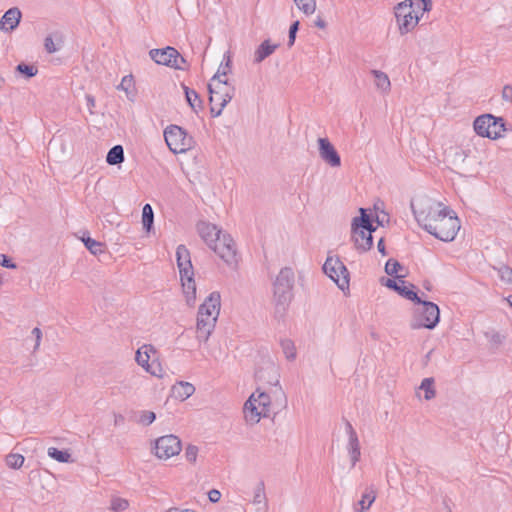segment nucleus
Instances as JSON below:
<instances>
[{"label": "nucleus", "mask_w": 512, "mask_h": 512, "mask_svg": "<svg viewBox=\"0 0 512 512\" xmlns=\"http://www.w3.org/2000/svg\"><path fill=\"white\" fill-rule=\"evenodd\" d=\"M255 379L259 384L258 387L263 389H272V393L276 398H280V406H286V395L280 386V373L278 367L273 362H266L255 372Z\"/></svg>", "instance_id": "6"}, {"label": "nucleus", "mask_w": 512, "mask_h": 512, "mask_svg": "<svg viewBox=\"0 0 512 512\" xmlns=\"http://www.w3.org/2000/svg\"><path fill=\"white\" fill-rule=\"evenodd\" d=\"M280 345L283 353L285 354V357L288 360H294L296 358V348L292 340L283 339L280 341Z\"/></svg>", "instance_id": "40"}, {"label": "nucleus", "mask_w": 512, "mask_h": 512, "mask_svg": "<svg viewBox=\"0 0 512 512\" xmlns=\"http://www.w3.org/2000/svg\"><path fill=\"white\" fill-rule=\"evenodd\" d=\"M221 306L219 292H212L200 305L197 316L196 332L199 341L206 342L213 332Z\"/></svg>", "instance_id": "1"}, {"label": "nucleus", "mask_w": 512, "mask_h": 512, "mask_svg": "<svg viewBox=\"0 0 512 512\" xmlns=\"http://www.w3.org/2000/svg\"><path fill=\"white\" fill-rule=\"evenodd\" d=\"M24 456L21 454H9L6 456V464L12 469H19L24 463Z\"/></svg>", "instance_id": "42"}, {"label": "nucleus", "mask_w": 512, "mask_h": 512, "mask_svg": "<svg viewBox=\"0 0 512 512\" xmlns=\"http://www.w3.org/2000/svg\"><path fill=\"white\" fill-rule=\"evenodd\" d=\"M176 260L180 276L194 275L190 252L185 245L177 247Z\"/></svg>", "instance_id": "23"}, {"label": "nucleus", "mask_w": 512, "mask_h": 512, "mask_svg": "<svg viewBox=\"0 0 512 512\" xmlns=\"http://www.w3.org/2000/svg\"><path fill=\"white\" fill-rule=\"evenodd\" d=\"M497 270L498 276L500 279L507 283L512 284V268L508 265H501L498 268H495Z\"/></svg>", "instance_id": "45"}, {"label": "nucleus", "mask_w": 512, "mask_h": 512, "mask_svg": "<svg viewBox=\"0 0 512 512\" xmlns=\"http://www.w3.org/2000/svg\"><path fill=\"white\" fill-rule=\"evenodd\" d=\"M421 390H424L425 392V399L431 400L435 397V389H434V379L433 378H424L421 382V385L419 387Z\"/></svg>", "instance_id": "41"}, {"label": "nucleus", "mask_w": 512, "mask_h": 512, "mask_svg": "<svg viewBox=\"0 0 512 512\" xmlns=\"http://www.w3.org/2000/svg\"><path fill=\"white\" fill-rule=\"evenodd\" d=\"M377 248H378V251L382 254V255H386V249H385V244H384V239L381 238L378 243H377Z\"/></svg>", "instance_id": "56"}, {"label": "nucleus", "mask_w": 512, "mask_h": 512, "mask_svg": "<svg viewBox=\"0 0 512 512\" xmlns=\"http://www.w3.org/2000/svg\"><path fill=\"white\" fill-rule=\"evenodd\" d=\"M507 300H508L509 304H510V305H511V307H512V295H511V296H509Z\"/></svg>", "instance_id": "60"}, {"label": "nucleus", "mask_w": 512, "mask_h": 512, "mask_svg": "<svg viewBox=\"0 0 512 512\" xmlns=\"http://www.w3.org/2000/svg\"><path fill=\"white\" fill-rule=\"evenodd\" d=\"M31 333L35 338L33 352H36L40 347V343H41V339H42V331L40 330V328L35 327Z\"/></svg>", "instance_id": "50"}, {"label": "nucleus", "mask_w": 512, "mask_h": 512, "mask_svg": "<svg viewBox=\"0 0 512 512\" xmlns=\"http://www.w3.org/2000/svg\"><path fill=\"white\" fill-rule=\"evenodd\" d=\"M180 512H196V511L191 510V509H185V510H182V511H180Z\"/></svg>", "instance_id": "61"}, {"label": "nucleus", "mask_w": 512, "mask_h": 512, "mask_svg": "<svg viewBox=\"0 0 512 512\" xmlns=\"http://www.w3.org/2000/svg\"><path fill=\"white\" fill-rule=\"evenodd\" d=\"M156 419V415L152 411H143L140 415L139 422L143 425H150Z\"/></svg>", "instance_id": "48"}, {"label": "nucleus", "mask_w": 512, "mask_h": 512, "mask_svg": "<svg viewBox=\"0 0 512 512\" xmlns=\"http://www.w3.org/2000/svg\"><path fill=\"white\" fill-rule=\"evenodd\" d=\"M129 507L128 500L120 497H114L110 501V509L114 512L124 511Z\"/></svg>", "instance_id": "43"}, {"label": "nucleus", "mask_w": 512, "mask_h": 512, "mask_svg": "<svg viewBox=\"0 0 512 512\" xmlns=\"http://www.w3.org/2000/svg\"><path fill=\"white\" fill-rule=\"evenodd\" d=\"M414 303L418 304L419 307L414 310V315L410 323V327L412 329H434L440 320V310L438 305L430 301H424L422 299L421 302Z\"/></svg>", "instance_id": "8"}, {"label": "nucleus", "mask_w": 512, "mask_h": 512, "mask_svg": "<svg viewBox=\"0 0 512 512\" xmlns=\"http://www.w3.org/2000/svg\"><path fill=\"white\" fill-rule=\"evenodd\" d=\"M383 284L386 287L395 290L396 292H398L399 295L408 300H411L413 302H421V298L413 290L415 286L413 284L406 285V282L402 280V278L398 279V281L387 278Z\"/></svg>", "instance_id": "18"}, {"label": "nucleus", "mask_w": 512, "mask_h": 512, "mask_svg": "<svg viewBox=\"0 0 512 512\" xmlns=\"http://www.w3.org/2000/svg\"><path fill=\"white\" fill-rule=\"evenodd\" d=\"M63 43L62 35L59 32L49 34L44 40V47L48 53H55L60 50Z\"/></svg>", "instance_id": "31"}, {"label": "nucleus", "mask_w": 512, "mask_h": 512, "mask_svg": "<svg viewBox=\"0 0 512 512\" xmlns=\"http://www.w3.org/2000/svg\"><path fill=\"white\" fill-rule=\"evenodd\" d=\"M259 408L256 393H252L244 404V415L247 422L255 424L260 421L261 417H268L267 413Z\"/></svg>", "instance_id": "21"}, {"label": "nucleus", "mask_w": 512, "mask_h": 512, "mask_svg": "<svg viewBox=\"0 0 512 512\" xmlns=\"http://www.w3.org/2000/svg\"><path fill=\"white\" fill-rule=\"evenodd\" d=\"M150 353L155 354V348L150 344H145L136 351L135 360L138 365L145 369L146 372L156 377H162L163 371L160 364L155 363L154 361L149 363Z\"/></svg>", "instance_id": "16"}, {"label": "nucleus", "mask_w": 512, "mask_h": 512, "mask_svg": "<svg viewBox=\"0 0 512 512\" xmlns=\"http://www.w3.org/2000/svg\"><path fill=\"white\" fill-rule=\"evenodd\" d=\"M197 230L200 237L209 247L213 242L219 240V236L221 235L222 231L215 224L205 221H201L197 224Z\"/></svg>", "instance_id": "24"}, {"label": "nucleus", "mask_w": 512, "mask_h": 512, "mask_svg": "<svg viewBox=\"0 0 512 512\" xmlns=\"http://www.w3.org/2000/svg\"><path fill=\"white\" fill-rule=\"evenodd\" d=\"M473 127L477 135L492 140L502 137L503 132L506 130L504 119L502 117H495L492 114L478 116L474 120Z\"/></svg>", "instance_id": "9"}, {"label": "nucleus", "mask_w": 512, "mask_h": 512, "mask_svg": "<svg viewBox=\"0 0 512 512\" xmlns=\"http://www.w3.org/2000/svg\"><path fill=\"white\" fill-rule=\"evenodd\" d=\"M164 138L167 146L174 154L184 153L191 149L194 144L193 137L177 125L168 126L164 131Z\"/></svg>", "instance_id": "10"}, {"label": "nucleus", "mask_w": 512, "mask_h": 512, "mask_svg": "<svg viewBox=\"0 0 512 512\" xmlns=\"http://www.w3.org/2000/svg\"><path fill=\"white\" fill-rule=\"evenodd\" d=\"M360 216L354 217L351 223L352 240L355 248L360 252H366L371 249L373 245L372 233L375 227L372 225V220L367 214L366 209H359Z\"/></svg>", "instance_id": "5"}, {"label": "nucleus", "mask_w": 512, "mask_h": 512, "mask_svg": "<svg viewBox=\"0 0 512 512\" xmlns=\"http://www.w3.org/2000/svg\"><path fill=\"white\" fill-rule=\"evenodd\" d=\"M117 89L123 90L126 93L127 98L130 101H134L136 97V89L134 84V79L132 75H126L122 78L120 84L117 86Z\"/></svg>", "instance_id": "32"}, {"label": "nucleus", "mask_w": 512, "mask_h": 512, "mask_svg": "<svg viewBox=\"0 0 512 512\" xmlns=\"http://www.w3.org/2000/svg\"><path fill=\"white\" fill-rule=\"evenodd\" d=\"M318 145L319 155L324 162L331 167H339L341 165L340 155L327 138H319Z\"/></svg>", "instance_id": "17"}, {"label": "nucleus", "mask_w": 512, "mask_h": 512, "mask_svg": "<svg viewBox=\"0 0 512 512\" xmlns=\"http://www.w3.org/2000/svg\"><path fill=\"white\" fill-rule=\"evenodd\" d=\"M345 428L349 437L347 449L351 459V467H354L361 456L360 443L357 433L349 421H346Z\"/></svg>", "instance_id": "20"}, {"label": "nucleus", "mask_w": 512, "mask_h": 512, "mask_svg": "<svg viewBox=\"0 0 512 512\" xmlns=\"http://www.w3.org/2000/svg\"><path fill=\"white\" fill-rule=\"evenodd\" d=\"M299 21H294L289 28V36H288V46L292 47L295 43L296 34L299 30Z\"/></svg>", "instance_id": "47"}, {"label": "nucleus", "mask_w": 512, "mask_h": 512, "mask_svg": "<svg viewBox=\"0 0 512 512\" xmlns=\"http://www.w3.org/2000/svg\"><path fill=\"white\" fill-rule=\"evenodd\" d=\"M198 448L194 445H189L185 450V457L187 461L195 463L197 459Z\"/></svg>", "instance_id": "49"}, {"label": "nucleus", "mask_w": 512, "mask_h": 512, "mask_svg": "<svg viewBox=\"0 0 512 512\" xmlns=\"http://www.w3.org/2000/svg\"><path fill=\"white\" fill-rule=\"evenodd\" d=\"M502 99L506 102L512 103V86L505 85L502 90Z\"/></svg>", "instance_id": "52"}, {"label": "nucleus", "mask_w": 512, "mask_h": 512, "mask_svg": "<svg viewBox=\"0 0 512 512\" xmlns=\"http://www.w3.org/2000/svg\"><path fill=\"white\" fill-rule=\"evenodd\" d=\"M182 88L185 93L186 101L189 104V106L191 107V109L195 113H198L199 111H201L203 109V101L199 97V94L195 90L190 89L185 84H182Z\"/></svg>", "instance_id": "29"}, {"label": "nucleus", "mask_w": 512, "mask_h": 512, "mask_svg": "<svg viewBox=\"0 0 512 512\" xmlns=\"http://www.w3.org/2000/svg\"><path fill=\"white\" fill-rule=\"evenodd\" d=\"M210 248L228 265L232 266L237 263L235 243L230 235L221 231L219 240L213 242Z\"/></svg>", "instance_id": "14"}, {"label": "nucleus", "mask_w": 512, "mask_h": 512, "mask_svg": "<svg viewBox=\"0 0 512 512\" xmlns=\"http://www.w3.org/2000/svg\"><path fill=\"white\" fill-rule=\"evenodd\" d=\"M81 240L84 243L85 247L93 255H99L104 252L105 245L99 241L92 239L89 235L85 236L84 234Z\"/></svg>", "instance_id": "35"}, {"label": "nucleus", "mask_w": 512, "mask_h": 512, "mask_svg": "<svg viewBox=\"0 0 512 512\" xmlns=\"http://www.w3.org/2000/svg\"><path fill=\"white\" fill-rule=\"evenodd\" d=\"M295 276L292 268L284 267L273 282V304L275 315L282 318L293 298Z\"/></svg>", "instance_id": "2"}, {"label": "nucleus", "mask_w": 512, "mask_h": 512, "mask_svg": "<svg viewBox=\"0 0 512 512\" xmlns=\"http://www.w3.org/2000/svg\"><path fill=\"white\" fill-rule=\"evenodd\" d=\"M22 13L19 8L12 7L8 9L0 20V30L13 31L20 23Z\"/></svg>", "instance_id": "25"}, {"label": "nucleus", "mask_w": 512, "mask_h": 512, "mask_svg": "<svg viewBox=\"0 0 512 512\" xmlns=\"http://www.w3.org/2000/svg\"><path fill=\"white\" fill-rule=\"evenodd\" d=\"M224 107L218 106L215 102H210V113L212 117H218L221 115Z\"/></svg>", "instance_id": "53"}, {"label": "nucleus", "mask_w": 512, "mask_h": 512, "mask_svg": "<svg viewBox=\"0 0 512 512\" xmlns=\"http://www.w3.org/2000/svg\"><path fill=\"white\" fill-rule=\"evenodd\" d=\"M371 74L374 76L376 88L383 93H388L391 89V82L388 75L376 69L371 70Z\"/></svg>", "instance_id": "30"}, {"label": "nucleus", "mask_w": 512, "mask_h": 512, "mask_svg": "<svg viewBox=\"0 0 512 512\" xmlns=\"http://www.w3.org/2000/svg\"><path fill=\"white\" fill-rule=\"evenodd\" d=\"M447 208L441 202L428 197H421L411 201L413 215L417 223L425 231L438 221Z\"/></svg>", "instance_id": "3"}, {"label": "nucleus", "mask_w": 512, "mask_h": 512, "mask_svg": "<svg viewBox=\"0 0 512 512\" xmlns=\"http://www.w3.org/2000/svg\"><path fill=\"white\" fill-rule=\"evenodd\" d=\"M86 102H87V107L91 111V109L95 106L94 97L92 95H86Z\"/></svg>", "instance_id": "57"}, {"label": "nucleus", "mask_w": 512, "mask_h": 512, "mask_svg": "<svg viewBox=\"0 0 512 512\" xmlns=\"http://www.w3.org/2000/svg\"><path fill=\"white\" fill-rule=\"evenodd\" d=\"M208 498L212 503H217L221 498V493L217 489H212L208 492Z\"/></svg>", "instance_id": "54"}, {"label": "nucleus", "mask_w": 512, "mask_h": 512, "mask_svg": "<svg viewBox=\"0 0 512 512\" xmlns=\"http://www.w3.org/2000/svg\"><path fill=\"white\" fill-rule=\"evenodd\" d=\"M459 229V218L453 210L447 208L438 221L427 229V232L441 241L450 242L455 239Z\"/></svg>", "instance_id": "7"}, {"label": "nucleus", "mask_w": 512, "mask_h": 512, "mask_svg": "<svg viewBox=\"0 0 512 512\" xmlns=\"http://www.w3.org/2000/svg\"><path fill=\"white\" fill-rule=\"evenodd\" d=\"M395 17L402 35L413 30L419 21L416 8L407 0L399 3L395 7Z\"/></svg>", "instance_id": "13"}, {"label": "nucleus", "mask_w": 512, "mask_h": 512, "mask_svg": "<svg viewBox=\"0 0 512 512\" xmlns=\"http://www.w3.org/2000/svg\"><path fill=\"white\" fill-rule=\"evenodd\" d=\"M278 44H271L270 40L263 41L254 52V63H261L272 55L278 48Z\"/></svg>", "instance_id": "27"}, {"label": "nucleus", "mask_w": 512, "mask_h": 512, "mask_svg": "<svg viewBox=\"0 0 512 512\" xmlns=\"http://www.w3.org/2000/svg\"><path fill=\"white\" fill-rule=\"evenodd\" d=\"M183 293L188 306H194L196 300V284L194 275L180 276Z\"/></svg>", "instance_id": "26"}, {"label": "nucleus", "mask_w": 512, "mask_h": 512, "mask_svg": "<svg viewBox=\"0 0 512 512\" xmlns=\"http://www.w3.org/2000/svg\"><path fill=\"white\" fill-rule=\"evenodd\" d=\"M124 161V149L121 145L113 146L107 153L106 162L109 165H118Z\"/></svg>", "instance_id": "33"}, {"label": "nucleus", "mask_w": 512, "mask_h": 512, "mask_svg": "<svg viewBox=\"0 0 512 512\" xmlns=\"http://www.w3.org/2000/svg\"><path fill=\"white\" fill-rule=\"evenodd\" d=\"M194 392L195 387L189 382L181 381L172 387V395L180 401L186 400Z\"/></svg>", "instance_id": "28"}, {"label": "nucleus", "mask_w": 512, "mask_h": 512, "mask_svg": "<svg viewBox=\"0 0 512 512\" xmlns=\"http://www.w3.org/2000/svg\"><path fill=\"white\" fill-rule=\"evenodd\" d=\"M402 269L403 266L395 259H389L385 264V272L397 279L404 278V275H398V272Z\"/></svg>", "instance_id": "39"}, {"label": "nucleus", "mask_w": 512, "mask_h": 512, "mask_svg": "<svg viewBox=\"0 0 512 512\" xmlns=\"http://www.w3.org/2000/svg\"><path fill=\"white\" fill-rule=\"evenodd\" d=\"M314 25L320 29H324L326 27V22L323 18L318 16L317 19L314 21Z\"/></svg>", "instance_id": "55"}, {"label": "nucleus", "mask_w": 512, "mask_h": 512, "mask_svg": "<svg viewBox=\"0 0 512 512\" xmlns=\"http://www.w3.org/2000/svg\"><path fill=\"white\" fill-rule=\"evenodd\" d=\"M154 213L150 204H145L142 209V224L143 228L150 232L153 227Z\"/></svg>", "instance_id": "36"}, {"label": "nucleus", "mask_w": 512, "mask_h": 512, "mask_svg": "<svg viewBox=\"0 0 512 512\" xmlns=\"http://www.w3.org/2000/svg\"><path fill=\"white\" fill-rule=\"evenodd\" d=\"M375 498H376V496L373 491L365 492L362 495L361 500L358 501V503L355 505V508H354L355 511L356 512H364L372 505V503L375 501Z\"/></svg>", "instance_id": "37"}, {"label": "nucleus", "mask_w": 512, "mask_h": 512, "mask_svg": "<svg viewBox=\"0 0 512 512\" xmlns=\"http://www.w3.org/2000/svg\"><path fill=\"white\" fill-rule=\"evenodd\" d=\"M124 421H125V418H124L123 415H121V414H115L114 415V424L116 426L124 423Z\"/></svg>", "instance_id": "58"}, {"label": "nucleus", "mask_w": 512, "mask_h": 512, "mask_svg": "<svg viewBox=\"0 0 512 512\" xmlns=\"http://www.w3.org/2000/svg\"><path fill=\"white\" fill-rule=\"evenodd\" d=\"M231 58L227 55L225 66H220L216 75L213 76L208 84L209 102H215L218 106L225 107L233 98L235 88L230 86L227 80L221 77L226 76L230 71Z\"/></svg>", "instance_id": "4"}, {"label": "nucleus", "mask_w": 512, "mask_h": 512, "mask_svg": "<svg viewBox=\"0 0 512 512\" xmlns=\"http://www.w3.org/2000/svg\"><path fill=\"white\" fill-rule=\"evenodd\" d=\"M376 221H377V223H378L379 225H382V221L379 219V217H378V216L376 217Z\"/></svg>", "instance_id": "62"}, {"label": "nucleus", "mask_w": 512, "mask_h": 512, "mask_svg": "<svg viewBox=\"0 0 512 512\" xmlns=\"http://www.w3.org/2000/svg\"><path fill=\"white\" fill-rule=\"evenodd\" d=\"M255 393H258V396L256 397L258 406L261 408V410L267 413V416H269L273 406H276L277 409L284 407L280 406V398H276L272 393V389L270 388L263 389L258 387Z\"/></svg>", "instance_id": "19"}, {"label": "nucleus", "mask_w": 512, "mask_h": 512, "mask_svg": "<svg viewBox=\"0 0 512 512\" xmlns=\"http://www.w3.org/2000/svg\"><path fill=\"white\" fill-rule=\"evenodd\" d=\"M149 55L157 64L178 70L187 69L185 58L174 47L167 46L163 49H152Z\"/></svg>", "instance_id": "12"}, {"label": "nucleus", "mask_w": 512, "mask_h": 512, "mask_svg": "<svg viewBox=\"0 0 512 512\" xmlns=\"http://www.w3.org/2000/svg\"><path fill=\"white\" fill-rule=\"evenodd\" d=\"M155 455L160 459H169L181 451V441L175 435H165L155 441Z\"/></svg>", "instance_id": "15"}, {"label": "nucleus", "mask_w": 512, "mask_h": 512, "mask_svg": "<svg viewBox=\"0 0 512 512\" xmlns=\"http://www.w3.org/2000/svg\"><path fill=\"white\" fill-rule=\"evenodd\" d=\"M4 78L2 76H0V89L3 87L4 85Z\"/></svg>", "instance_id": "59"}, {"label": "nucleus", "mask_w": 512, "mask_h": 512, "mask_svg": "<svg viewBox=\"0 0 512 512\" xmlns=\"http://www.w3.org/2000/svg\"><path fill=\"white\" fill-rule=\"evenodd\" d=\"M0 265L5 267V268H9V269H15L16 268V264L13 263L11 261L10 258H8L6 255L4 254H1L0 255Z\"/></svg>", "instance_id": "51"}, {"label": "nucleus", "mask_w": 512, "mask_h": 512, "mask_svg": "<svg viewBox=\"0 0 512 512\" xmlns=\"http://www.w3.org/2000/svg\"><path fill=\"white\" fill-rule=\"evenodd\" d=\"M47 454L60 463H68L71 461V454L67 450H59L55 447H50L48 448Z\"/></svg>", "instance_id": "38"}, {"label": "nucleus", "mask_w": 512, "mask_h": 512, "mask_svg": "<svg viewBox=\"0 0 512 512\" xmlns=\"http://www.w3.org/2000/svg\"><path fill=\"white\" fill-rule=\"evenodd\" d=\"M259 408L256 393H252L244 404V415L247 422L255 424L260 421L261 417H268L267 413Z\"/></svg>", "instance_id": "22"}, {"label": "nucleus", "mask_w": 512, "mask_h": 512, "mask_svg": "<svg viewBox=\"0 0 512 512\" xmlns=\"http://www.w3.org/2000/svg\"><path fill=\"white\" fill-rule=\"evenodd\" d=\"M294 2H295V3H296V2H301V0H294Z\"/></svg>", "instance_id": "64"}, {"label": "nucleus", "mask_w": 512, "mask_h": 512, "mask_svg": "<svg viewBox=\"0 0 512 512\" xmlns=\"http://www.w3.org/2000/svg\"><path fill=\"white\" fill-rule=\"evenodd\" d=\"M323 271L342 291L349 288V271L339 257L328 256Z\"/></svg>", "instance_id": "11"}, {"label": "nucleus", "mask_w": 512, "mask_h": 512, "mask_svg": "<svg viewBox=\"0 0 512 512\" xmlns=\"http://www.w3.org/2000/svg\"><path fill=\"white\" fill-rule=\"evenodd\" d=\"M432 351L428 352L427 355H426V359H429L430 358V355H431Z\"/></svg>", "instance_id": "63"}, {"label": "nucleus", "mask_w": 512, "mask_h": 512, "mask_svg": "<svg viewBox=\"0 0 512 512\" xmlns=\"http://www.w3.org/2000/svg\"><path fill=\"white\" fill-rule=\"evenodd\" d=\"M253 504L257 505L258 512H264L266 508V496H265V490H264V483L260 482L258 483L253 497Z\"/></svg>", "instance_id": "34"}, {"label": "nucleus", "mask_w": 512, "mask_h": 512, "mask_svg": "<svg viewBox=\"0 0 512 512\" xmlns=\"http://www.w3.org/2000/svg\"><path fill=\"white\" fill-rule=\"evenodd\" d=\"M295 4L306 15H311L316 10L315 0H301V2H296Z\"/></svg>", "instance_id": "44"}, {"label": "nucleus", "mask_w": 512, "mask_h": 512, "mask_svg": "<svg viewBox=\"0 0 512 512\" xmlns=\"http://www.w3.org/2000/svg\"><path fill=\"white\" fill-rule=\"evenodd\" d=\"M16 71L23 74L26 78L34 77L38 70L33 65H27L25 63H20L16 66Z\"/></svg>", "instance_id": "46"}]
</instances>
